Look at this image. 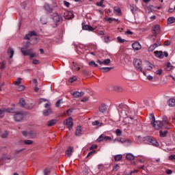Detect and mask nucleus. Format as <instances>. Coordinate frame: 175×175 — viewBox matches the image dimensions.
<instances>
[{
	"label": "nucleus",
	"instance_id": "f257e3e1",
	"mask_svg": "<svg viewBox=\"0 0 175 175\" xmlns=\"http://www.w3.org/2000/svg\"><path fill=\"white\" fill-rule=\"evenodd\" d=\"M144 142H148V143H150L152 146H154V147H159V143L157 142L155 138L151 136H146L144 137Z\"/></svg>",
	"mask_w": 175,
	"mask_h": 175
},
{
	"label": "nucleus",
	"instance_id": "f03ea898",
	"mask_svg": "<svg viewBox=\"0 0 175 175\" xmlns=\"http://www.w3.org/2000/svg\"><path fill=\"white\" fill-rule=\"evenodd\" d=\"M21 52L25 57L28 55H29L30 58H35V57H36V53H31L32 49L25 50V48H21Z\"/></svg>",
	"mask_w": 175,
	"mask_h": 175
},
{
	"label": "nucleus",
	"instance_id": "7ed1b4c3",
	"mask_svg": "<svg viewBox=\"0 0 175 175\" xmlns=\"http://www.w3.org/2000/svg\"><path fill=\"white\" fill-rule=\"evenodd\" d=\"M134 66L138 72H143V68L142 67L143 65V62L140 59H135L134 62Z\"/></svg>",
	"mask_w": 175,
	"mask_h": 175
},
{
	"label": "nucleus",
	"instance_id": "20e7f679",
	"mask_svg": "<svg viewBox=\"0 0 175 175\" xmlns=\"http://www.w3.org/2000/svg\"><path fill=\"white\" fill-rule=\"evenodd\" d=\"M152 32L153 33V40L157 39V36L161 32V26L159 25H155L152 27Z\"/></svg>",
	"mask_w": 175,
	"mask_h": 175
},
{
	"label": "nucleus",
	"instance_id": "39448f33",
	"mask_svg": "<svg viewBox=\"0 0 175 175\" xmlns=\"http://www.w3.org/2000/svg\"><path fill=\"white\" fill-rule=\"evenodd\" d=\"M152 125L153 128H155V129H161L162 126H163L165 124H163V122L161 120H154L152 123Z\"/></svg>",
	"mask_w": 175,
	"mask_h": 175
},
{
	"label": "nucleus",
	"instance_id": "423d86ee",
	"mask_svg": "<svg viewBox=\"0 0 175 175\" xmlns=\"http://www.w3.org/2000/svg\"><path fill=\"white\" fill-rule=\"evenodd\" d=\"M23 118H24V115L23 114V112H17L14 116V121H16V122H19V121H23Z\"/></svg>",
	"mask_w": 175,
	"mask_h": 175
},
{
	"label": "nucleus",
	"instance_id": "0eeeda50",
	"mask_svg": "<svg viewBox=\"0 0 175 175\" xmlns=\"http://www.w3.org/2000/svg\"><path fill=\"white\" fill-rule=\"evenodd\" d=\"M64 125H68V128L69 130L72 129L73 126V119L72 118H68L66 120L64 121Z\"/></svg>",
	"mask_w": 175,
	"mask_h": 175
},
{
	"label": "nucleus",
	"instance_id": "6e6552de",
	"mask_svg": "<svg viewBox=\"0 0 175 175\" xmlns=\"http://www.w3.org/2000/svg\"><path fill=\"white\" fill-rule=\"evenodd\" d=\"M64 17L66 20H72V18L75 17V14H73V12L68 11L64 12Z\"/></svg>",
	"mask_w": 175,
	"mask_h": 175
},
{
	"label": "nucleus",
	"instance_id": "1a4fd4ad",
	"mask_svg": "<svg viewBox=\"0 0 175 175\" xmlns=\"http://www.w3.org/2000/svg\"><path fill=\"white\" fill-rule=\"evenodd\" d=\"M115 140H116V142H118L119 143H122V144L127 143V144H132V141H131V139H126V138H119V139H117Z\"/></svg>",
	"mask_w": 175,
	"mask_h": 175
},
{
	"label": "nucleus",
	"instance_id": "9d476101",
	"mask_svg": "<svg viewBox=\"0 0 175 175\" xmlns=\"http://www.w3.org/2000/svg\"><path fill=\"white\" fill-rule=\"evenodd\" d=\"M159 46H161V44L159 42H157L152 45H150L149 47H148V51H154L157 47H158Z\"/></svg>",
	"mask_w": 175,
	"mask_h": 175
},
{
	"label": "nucleus",
	"instance_id": "9b49d317",
	"mask_svg": "<svg viewBox=\"0 0 175 175\" xmlns=\"http://www.w3.org/2000/svg\"><path fill=\"white\" fill-rule=\"evenodd\" d=\"M163 124H164V129H170V126H169V119H167V117H163V121H162Z\"/></svg>",
	"mask_w": 175,
	"mask_h": 175
},
{
	"label": "nucleus",
	"instance_id": "f8f14e48",
	"mask_svg": "<svg viewBox=\"0 0 175 175\" xmlns=\"http://www.w3.org/2000/svg\"><path fill=\"white\" fill-rule=\"evenodd\" d=\"M62 17L58 15L57 13H53V20L55 23H59L62 20Z\"/></svg>",
	"mask_w": 175,
	"mask_h": 175
},
{
	"label": "nucleus",
	"instance_id": "ddd939ff",
	"mask_svg": "<svg viewBox=\"0 0 175 175\" xmlns=\"http://www.w3.org/2000/svg\"><path fill=\"white\" fill-rule=\"evenodd\" d=\"M132 47L133 50H136L137 51L142 49V45L139 42H135L133 43Z\"/></svg>",
	"mask_w": 175,
	"mask_h": 175
},
{
	"label": "nucleus",
	"instance_id": "4468645a",
	"mask_svg": "<svg viewBox=\"0 0 175 175\" xmlns=\"http://www.w3.org/2000/svg\"><path fill=\"white\" fill-rule=\"evenodd\" d=\"M43 8L48 13H53V10H54V9L53 8H51V6H50V5L48 3L44 4L43 6Z\"/></svg>",
	"mask_w": 175,
	"mask_h": 175
},
{
	"label": "nucleus",
	"instance_id": "2eb2a0df",
	"mask_svg": "<svg viewBox=\"0 0 175 175\" xmlns=\"http://www.w3.org/2000/svg\"><path fill=\"white\" fill-rule=\"evenodd\" d=\"M98 110L100 111V113H106V111H107V105H106L105 104H101L99 106Z\"/></svg>",
	"mask_w": 175,
	"mask_h": 175
},
{
	"label": "nucleus",
	"instance_id": "dca6fc26",
	"mask_svg": "<svg viewBox=\"0 0 175 175\" xmlns=\"http://www.w3.org/2000/svg\"><path fill=\"white\" fill-rule=\"evenodd\" d=\"M82 29L85 31H95V28L88 25H84V23H82Z\"/></svg>",
	"mask_w": 175,
	"mask_h": 175
},
{
	"label": "nucleus",
	"instance_id": "f3484780",
	"mask_svg": "<svg viewBox=\"0 0 175 175\" xmlns=\"http://www.w3.org/2000/svg\"><path fill=\"white\" fill-rule=\"evenodd\" d=\"M97 64H99V65H109L110 62H111V60L110 59H106L104 61L97 60Z\"/></svg>",
	"mask_w": 175,
	"mask_h": 175
},
{
	"label": "nucleus",
	"instance_id": "a211bd4d",
	"mask_svg": "<svg viewBox=\"0 0 175 175\" xmlns=\"http://www.w3.org/2000/svg\"><path fill=\"white\" fill-rule=\"evenodd\" d=\"M12 110L13 109L10 108H8V109L2 108L1 109H0V116L5 114V113H12Z\"/></svg>",
	"mask_w": 175,
	"mask_h": 175
},
{
	"label": "nucleus",
	"instance_id": "6ab92c4d",
	"mask_svg": "<svg viewBox=\"0 0 175 175\" xmlns=\"http://www.w3.org/2000/svg\"><path fill=\"white\" fill-rule=\"evenodd\" d=\"M154 55L157 58H160V59H162V58H163V57H164L163 52L159 51H154Z\"/></svg>",
	"mask_w": 175,
	"mask_h": 175
},
{
	"label": "nucleus",
	"instance_id": "aec40b11",
	"mask_svg": "<svg viewBox=\"0 0 175 175\" xmlns=\"http://www.w3.org/2000/svg\"><path fill=\"white\" fill-rule=\"evenodd\" d=\"M167 105L170 107H175V99L174 98H170L167 100Z\"/></svg>",
	"mask_w": 175,
	"mask_h": 175
},
{
	"label": "nucleus",
	"instance_id": "412c9836",
	"mask_svg": "<svg viewBox=\"0 0 175 175\" xmlns=\"http://www.w3.org/2000/svg\"><path fill=\"white\" fill-rule=\"evenodd\" d=\"M72 96H74V98H80V96H84V92H75L72 93Z\"/></svg>",
	"mask_w": 175,
	"mask_h": 175
},
{
	"label": "nucleus",
	"instance_id": "4be33fe9",
	"mask_svg": "<svg viewBox=\"0 0 175 175\" xmlns=\"http://www.w3.org/2000/svg\"><path fill=\"white\" fill-rule=\"evenodd\" d=\"M73 147H68V150L66 152V155L69 157H72V152H73Z\"/></svg>",
	"mask_w": 175,
	"mask_h": 175
},
{
	"label": "nucleus",
	"instance_id": "5701e85b",
	"mask_svg": "<svg viewBox=\"0 0 175 175\" xmlns=\"http://www.w3.org/2000/svg\"><path fill=\"white\" fill-rule=\"evenodd\" d=\"M51 111H53L51 108H49L48 109L44 110L42 114L45 117H47V116H50V114H51Z\"/></svg>",
	"mask_w": 175,
	"mask_h": 175
},
{
	"label": "nucleus",
	"instance_id": "b1692460",
	"mask_svg": "<svg viewBox=\"0 0 175 175\" xmlns=\"http://www.w3.org/2000/svg\"><path fill=\"white\" fill-rule=\"evenodd\" d=\"M8 55H10V59H12L13 58V55H14V51L12 48H9L7 51Z\"/></svg>",
	"mask_w": 175,
	"mask_h": 175
},
{
	"label": "nucleus",
	"instance_id": "393cba45",
	"mask_svg": "<svg viewBox=\"0 0 175 175\" xmlns=\"http://www.w3.org/2000/svg\"><path fill=\"white\" fill-rule=\"evenodd\" d=\"M126 159H127V161H135V156L131 153H128L126 155Z\"/></svg>",
	"mask_w": 175,
	"mask_h": 175
},
{
	"label": "nucleus",
	"instance_id": "a878e982",
	"mask_svg": "<svg viewBox=\"0 0 175 175\" xmlns=\"http://www.w3.org/2000/svg\"><path fill=\"white\" fill-rule=\"evenodd\" d=\"M57 124V120L53 119L48 122L47 126H54Z\"/></svg>",
	"mask_w": 175,
	"mask_h": 175
},
{
	"label": "nucleus",
	"instance_id": "bb28decb",
	"mask_svg": "<svg viewBox=\"0 0 175 175\" xmlns=\"http://www.w3.org/2000/svg\"><path fill=\"white\" fill-rule=\"evenodd\" d=\"M100 70H103L104 73H106V72H110L111 69H113V67H100Z\"/></svg>",
	"mask_w": 175,
	"mask_h": 175
},
{
	"label": "nucleus",
	"instance_id": "cd10ccee",
	"mask_svg": "<svg viewBox=\"0 0 175 175\" xmlns=\"http://www.w3.org/2000/svg\"><path fill=\"white\" fill-rule=\"evenodd\" d=\"M92 124L93 125V126H96L98 128H99V126H102V125H103V122H100L98 120H96L94 122H92Z\"/></svg>",
	"mask_w": 175,
	"mask_h": 175
},
{
	"label": "nucleus",
	"instance_id": "c85d7f7f",
	"mask_svg": "<svg viewBox=\"0 0 175 175\" xmlns=\"http://www.w3.org/2000/svg\"><path fill=\"white\" fill-rule=\"evenodd\" d=\"M106 21H109V23H113V21H116L118 24H120L121 21H120L118 19L113 18H105Z\"/></svg>",
	"mask_w": 175,
	"mask_h": 175
},
{
	"label": "nucleus",
	"instance_id": "c756f323",
	"mask_svg": "<svg viewBox=\"0 0 175 175\" xmlns=\"http://www.w3.org/2000/svg\"><path fill=\"white\" fill-rule=\"evenodd\" d=\"M75 135L76 136H81V126H77Z\"/></svg>",
	"mask_w": 175,
	"mask_h": 175
},
{
	"label": "nucleus",
	"instance_id": "7c9ffc66",
	"mask_svg": "<svg viewBox=\"0 0 175 175\" xmlns=\"http://www.w3.org/2000/svg\"><path fill=\"white\" fill-rule=\"evenodd\" d=\"M167 133H169V131H159L161 137H166V136H167Z\"/></svg>",
	"mask_w": 175,
	"mask_h": 175
},
{
	"label": "nucleus",
	"instance_id": "2f4dec72",
	"mask_svg": "<svg viewBox=\"0 0 175 175\" xmlns=\"http://www.w3.org/2000/svg\"><path fill=\"white\" fill-rule=\"evenodd\" d=\"M19 105L21 106V107H25V99L24 98H21L19 101Z\"/></svg>",
	"mask_w": 175,
	"mask_h": 175
},
{
	"label": "nucleus",
	"instance_id": "473e14b6",
	"mask_svg": "<svg viewBox=\"0 0 175 175\" xmlns=\"http://www.w3.org/2000/svg\"><path fill=\"white\" fill-rule=\"evenodd\" d=\"M114 159H115V161H116V162H120V161H121V159H122V155H121V154L116 155L114 157Z\"/></svg>",
	"mask_w": 175,
	"mask_h": 175
},
{
	"label": "nucleus",
	"instance_id": "72a5a7b5",
	"mask_svg": "<svg viewBox=\"0 0 175 175\" xmlns=\"http://www.w3.org/2000/svg\"><path fill=\"white\" fill-rule=\"evenodd\" d=\"M174 23H175L174 17H170L167 18V24H173Z\"/></svg>",
	"mask_w": 175,
	"mask_h": 175
},
{
	"label": "nucleus",
	"instance_id": "f704fd0d",
	"mask_svg": "<svg viewBox=\"0 0 175 175\" xmlns=\"http://www.w3.org/2000/svg\"><path fill=\"white\" fill-rule=\"evenodd\" d=\"M105 140V135L102 134L99 136V137L97 139L96 142L98 143H100V142H103Z\"/></svg>",
	"mask_w": 175,
	"mask_h": 175
},
{
	"label": "nucleus",
	"instance_id": "c9c22d12",
	"mask_svg": "<svg viewBox=\"0 0 175 175\" xmlns=\"http://www.w3.org/2000/svg\"><path fill=\"white\" fill-rule=\"evenodd\" d=\"M17 91L21 92V91H24V90H25V87L23 85H19L17 86L16 88Z\"/></svg>",
	"mask_w": 175,
	"mask_h": 175
},
{
	"label": "nucleus",
	"instance_id": "e433bc0d",
	"mask_svg": "<svg viewBox=\"0 0 175 175\" xmlns=\"http://www.w3.org/2000/svg\"><path fill=\"white\" fill-rule=\"evenodd\" d=\"M21 80H22L21 78H18L17 81H14V85H17V86L20 85V84H21Z\"/></svg>",
	"mask_w": 175,
	"mask_h": 175
},
{
	"label": "nucleus",
	"instance_id": "4c0bfd02",
	"mask_svg": "<svg viewBox=\"0 0 175 175\" xmlns=\"http://www.w3.org/2000/svg\"><path fill=\"white\" fill-rule=\"evenodd\" d=\"M117 40H118V43H125V42H126V40L125 39H122L121 37L118 36L117 38Z\"/></svg>",
	"mask_w": 175,
	"mask_h": 175
},
{
	"label": "nucleus",
	"instance_id": "58836bf2",
	"mask_svg": "<svg viewBox=\"0 0 175 175\" xmlns=\"http://www.w3.org/2000/svg\"><path fill=\"white\" fill-rule=\"evenodd\" d=\"M72 70H80V67H77V64H75V62L72 63Z\"/></svg>",
	"mask_w": 175,
	"mask_h": 175
},
{
	"label": "nucleus",
	"instance_id": "ea45409f",
	"mask_svg": "<svg viewBox=\"0 0 175 175\" xmlns=\"http://www.w3.org/2000/svg\"><path fill=\"white\" fill-rule=\"evenodd\" d=\"M9 136V133L8 131H5L4 133H2L1 137L3 139H7V137Z\"/></svg>",
	"mask_w": 175,
	"mask_h": 175
},
{
	"label": "nucleus",
	"instance_id": "a19ab883",
	"mask_svg": "<svg viewBox=\"0 0 175 175\" xmlns=\"http://www.w3.org/2000/svg\"><path fill=\"white\" fill-rule=\"evenodd\" d=\"M89 65L90 66H94V68H98V65L96 63H95V62L94 61L89 62Z\"/></svg>",
	"mask_w": 175,
	"mask_h": 175
},
{
	"label": "nucleus",
	"instance_id": "79ce46f5",
	"mask_svg": "<svg viewBox=\"0 0 175 175\" xmlns=\"http://www.w3.org/2000/svg\"><path fill=\"white\" fill-rule=\"evenodd\" d=\"M28 34L30 37L31 36H38V34L36 33V31H29Z\"/></svg>",
	"mask_w": 175,
	"mask_h": 175
},
{
	"label": "nucleus",
	"instance_id": "37998d69",
	"mask_svg": "<svg viewBox=\"0 0 175 175\" xmlns=\"http://www.w3.org/2000/svg\"><path fill=\"white\" fill-rule=\"evenodd\" d=\"M24 143L27 146H30L31 144H33V142L32 140L26 139L24 141Z\"/></svg>",
	"mask_w": 175,
	"mask_h": 175
},
{
	"label": "nucleus",
	"instance_id": "c03bdc74",
	"mask_svg": "<svg viewBox=\"0 0 175 175\" xmlns=\"http://www.w3.org/2000/svg\"><path fill=\"white\" fill-rule=\"evenodd\" d=\"M28 136L30 139H33L35 137V134L33 133V131L29 132Z\"/></svg>",
	"mask_w": 175,
	"mask_h": 175
},
{
	"label": "nucleus",
	"instance_id": "a18cd8bd",
	"mask_svg": "<svg viewBox=\"0 0 175 175\" xmlns=\"http://www.w3.org/2000/svg\"><path fill=\"white\" fill-rule=\"evenodd\" d=\"M96 6H100V8H105V5L102 1L96 3Z\"/></svg>",
	"mask_w": 175,
	"mask_h": 175
},
{
	"label": "nucleus",
	"instance_id": "49530a36",
	"mask_svg": "<svg viewBox=\"0 0 175 175\" xmlns=\"http://www.w3.org/2000/svg\"><path fill=\"white\" fill-rule=\"evenodd\" d=\"M77 80V77L76 76H74L69 79V83H73L74 81H76Z\"/></svg>",
	"mask_w": 175,
	"mask_h": 175
},
{
	"label": "nucleus",
	"instance_id": "de8ad7c7",
	"mask_svg": "<svg viewBox=\"0 0 175 175\" xmlns=\"http://www.w3.org/2000/svg\"><path fill=\"white\" fill-rule=\"evenodd\" d=\"M6 68V66L5 64V62H2L0 63V69H5Z\"/></svg>",
	"mask_w": 175,
	"mask_h": 175
},
{
	"label": "nucleus",
	"instance_id": "09e8293b",
	"mask_svg": "<svg viewBox=\"0 0 175 175\" xmlns=\"http://www.w3.org/2000/svg\"><path fill=\"white\" fill-rule=\"evenodd\" d=\"M116 133L117 136H121V135H122V131H121V130L118 129H116Z\"/></svg>",
	"mask_w": 175,
	"mask_h": 175
},
{
	"label": "nucleus",
	"instance_id": "8fccbe9b",
	"mask_svg": "<svg viewBox=\"0 0 175 175\" xmlns=\"http://www.w3.org/2000/svg\"><path fill=\"white\" fill-rule=\"evenodd\" d=\"M133 173H137V170H133L128 174H124V175H132V174H133Z\"/></svg>",
	"mask_w": 175,
	"mask_h": 175
},
{
	"label": "nucleus",
	"instance_id": "3c124183",
	"mask_svg": "<svg viewBox=\"0 0 175 175\" xmlns=\"http://www.w3.org/2000/svg\"><path fill=\"white\" fill-rule=\"evenodd\" d=\"M150 117L151 118V123H152L153 121H155V116L154 115V113H150Z\"/></svg>",
	"mask_w": 175,
	"mask_h": 175
},
{
	"label": "nucleus",
	"instance_id": "603ef678",
	"mask_svg": "<svg viewBox=\"0 0 175 175\" xmlns=\"http://www.w3.org/2000/svg\"><path fill=\"white\" fill-rule=\"evenodd\" d=\"M130 10H131V12H132V13L134 14L135 10H136V7L133 5H130Z\"/></svg>",
	"mask_w": 175,
	"mask_h": 175
},
{
	"label": "nucleus",
	"instance_id": "864d4df0",
	"mask_svg": "<svg viewBox=\"0 0 175 175\" xmlns=\"http://www.w3.org/2000/svg\"><path fill=\"white\" fill-rule=\"evenodd\" d=\"M72 113H73V109H69L68 110L66 111V114L68 116H72Z\"/></svg>",
	"mask_w": 175,
	"mask_h": 175
},
{
	"label": "nucleus",
	"instance_id": "5fc2aeb1",
	"mask_svg": "<svg viewBox=\"0 0 175 175\" xmlns=\"http://www.w3.org/2000/svg\"><path fill=\"white\" fill-rule=\"evenodd\" d=\"M165 173L166 174H168V175L173 174V171L172 170L167 169L165 170Z\"/></svg>",
	"mask_w": 175,
	"mask_h": 175
},
{
	"label": "nucleus",
	"instance_id": "6e6d98bb",
	"mask_svg": "<svg viewBox=\"0 0 175 175\" xmlns=\"http://www.w3.org/2000/svg\"><path fill=\"white\" fill-rule=\"evenodd\" d=\"M118 169H120V165H118V164H116V165L113 166V170L117 172Z\"/></svg>",
	"mask_w": 175,
	"mask_h": 175
},
{
	"label": "nucleus",
	"instance_id": "4d7b16f0",
	"mask_svg": "<svg viewBox=\"0 0 175 175\" xmlns=\"http://www.w3.org/2000/svg\"><path fill=\"white\" fill-rule=\"evenodd\" d=\"M62 100L59 99V100H58L56 102L55 106H56L57 107H59V106L61 105V102H62Z\"/></svg>",
	"mask_w": 175,
	"mask_h": 175
},
{
	"label": "nucleus",
	"instance_id": "13d9d810",
	"mask_svg": "<svg viewBox=\"0 0 175 175\" xmlns=\"http://www.w3.org/2000/svg\"><path fill=\"white\" fill-rule=\"evenodd\" d=\"M114 90L115 91H122V87H120V86H116L114 88Z\"/></svg>",
	"mask_w": 175,
	"mask_h": 175
},
{
	"label": "nucleus",
	"instance_id": "bf43d9fd",
	"mask_svg": "<svg viewBox=\"0 0 175 175\" xmlns=\"http://www.w3.org/2000/svg\"><path fill=\"white\" fill-rule=\"evenodd\" d=\"M33 64L34 65H39L40 62H39V60H38V59H33Z\"/></svg>",
	"mask_w": 175,
	"mask_h": 175
},
{
	"label": "nucleus",
	"instance_id": "052dcab7",
	"mask_svg": "<svg viewBox=\"0 0 175 175\" xmlns=\"http://www.w3.org/2000/svg\"><path fill=\"white\" fill-rule=\"evenodd\" d=\"M104 140H105V142H107V141H109V140H111V137L105 135Z\"/></svg>",
	"mask_w": 175,
	"mask_h": 175
},
{
	"label": "nucleus",
	"instance_id": "680f3d73",
	"mask_svg": "<svg viewBox=\"0 0 175 175\" xmlns=\"http://www.w3.org/2000/svg\"><path fill=\"white\" fill-rule=\"evenodd\" d=\"M23 151H24V149H21L18 150H15L14 154L15 155H17V154H20V152H23Z\"/></svg>",
	"mask_w": 175,
	"mask_h": 175
},
{
	"label": "nucleus",
	"instance_id": "e2e57ef3",
	"mask_svg": "<svg viewBox=\"0 0 175 175\" xmlns=\"http://www.w3.org/2000/svg\"><path fill=\"white\" fill-rule=\"evenodd\" d=\"M64 5H65L66 6V8H69V6H70V3H69L66 1H64Z\"/></svg>",
	"mask_w": 175,
	"mask_h": 175
},
{
	"label": "nucleus",
	"instance_id": "0e129e2a",
	"mask_svg": "<svg viewBox=\"0 0 175 175\" xmlns=\"http://www.w3.org/2000/svg\"><path fill=\"white\" fill-rule=\"evenodd\" d=\"M98 169L99 170H103V169H105V167L103 166V165L100 164V165H98Z\"/></svg>",
	"mask_w": 175,
	"mask_h": 175
},
{
	"label": "nucleus",
	"instance_id": "69168bd1",
	"mask_svg": "<svg viewBox=\"0 0 175 175\" xmlns=\"http://www.w3.org/2000/svg\"><path fill=\"white\" fill-rule=\"evenodd\" d=\"M29 46H31V42H27L25 45V48L24 49H28L29 47Z\"/></svg>",
	"mask_w": 175,
	"mask_h": 175
},
{
	"label": "nucleus",
	"instance_id": "338daca9",
	"mask_svg": "<svg viewBox=\"0 0 175 175\" xmlns=\"http://www.w3.org/2000/svg\"><path fill=\"white\" fill-rule=\"evenodd\" d=\"M162 72H163V70L162 69L157 70L156 71V75H162Z\"/></svg>",
	"mask_w": 175,
	"mask_h": 175
},
{
	"label": "nucleus",
	"instance_id": "774afa93",
	"mask_svg": "<svg viewBox=\"0 0 175 175\" xmlns=\"http://www.w3.org/2000/svg\"><path fill=\"white\" fill-rule=\"evenodd\" d=\"M170 161H173V159H175V154L170 155L169 157Z\"/></svg>",
	"mask_w": 175,
	"mask_h": 175
}]
</instances>
